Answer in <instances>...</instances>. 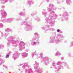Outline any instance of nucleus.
Here are the masks:
<instances>
[{"mask_svg":"<svg viewBox=\"0 0 73 73\" xmlns=\"http://www.w3.org/2000/svg\"><path fill=\"white\" fill-rule=\"evenodd\" d=\"M36 42H34L33 43L31 44V45L34 46V45H35V44H36Z\"/></svg>","mask_w":73,"mask_h":73,"instance_id":"32","label":"nucleus"},{"mask_svg":"<svg viewBox=\"0 0 73 73\" xmlns=\"http://www.w3.org/2000/svg\"><path fill=\"white\" fill-rule=\"evenodd\" d=\"M5 60H3L1 59H0V65L1 64H3V62H4Z\"/></svg>","mask_w":73,"mask_h":73,"instance_id":"23","label":"nucleus"},{"mask_svg":"<svg viewBox=\"0 0 73 73\" xmlns=\"http://www.w3.org/2000/svg\"><path fill=\"white\" fill-rule=\"evenodd\" d=\"M5 7L4 6H2L1 7V8H5Z\"/></svg>","mask_w":73,"mask_h":73,"instance_id":"40","label":"nucleus"},{"mask_svg":"<svg viewBox=\"0 0 73 73\" xmlns=\"http://www.w3.org/2000/svg\"><path fill=\"white\" fill-rule=\"evenodd\" d=\"M3 26L4 25L3 24L0 23V28H2Z\"/></svg>","mask_w":73,"mask_h":73,"instance_id":"27","label":"nucleus"},{"mask_svg":"<svg viewBox=\"0 0 73 73\" xmlns=\"http://www.w3.org/2000/svg\"><path fill=\"white\" fill-rule=\"evenodd\" d=\"M46 1L47 3H48V2H49V0H46Z\"/></svg>","mask_w":73,"mask_h":73,"instance_id":"45","label":"nucleus"},{"mask_svg":"<svg viewBox=\"0 0 73 73\" xmlns=\"http://www.w3.org/2000/svg\"><path fill=\"white\" fill-rule=\"evenodd\" d=\"M21 56L22 58H25V57H27L28 56L27 55H22Z\"/></svg>","mask_w":73,"mask_h":73,"instance_id":"29","label":"nucleus"},{"mask_svg":"<svg viewBox=\"0 0 73 73\" xmlns=\"http://www.w3.org/2000/svg\"><path fill=\"white\" fill-rule=\"evenodd\" d=\"M35 69V72L37 73H41L42 72V70L39 67L34 66Z\"/></svg>","mask_w":73,"mask_h":73,"instance_id":"8","label":"nucleus"},{"mask_svg":"<svg viewBox=\"0 0 73 73\" xmlns=\"http://www.w3.org/2000/svg\"><path fill=\"white\" fill-rule=\"evenodd\" d=\"M12 31H13V30L9 28H7L5 30V32H12Z\"/></svg>","mask_w":73,"mask_h":73,"instance_id":"18","label":"nucleus"},{"mask_svg":"<svg viewBox=\"0 0 73 73\" xmlns=\"http://www.w3.org/2000/svg\"><path fill=\"white\" fill-rule=\"evenodd\" d=\"M47 13L45 11V10H44L42 12V15H44L46 17V16Z\"/></svg>","mask_w":73,"mask_h":73,"instance_id":"16","label":"nucleus"},{"mask_svg":"<svg viewBox=\"0 0 73 73\" xmlns=\"http://www.w3.org/2000/svg\"><path fill=\"white\" fill-rule=\"evenodd\" d=\"M12 52H10L9 53H7L6 55H11V54H12Z\"/></svg>","mask_w":73,"mask_h":73,"instance_id":"30","label":"nucleus"},{"mask_svg":"<svg viewBox=\"0 0 73 73\" xmlns=\"http://www.w3.org/2000/svg\"><path fill=\"white\" fill-rule=\"evenodd\" d=\"M60 30L59 29H58L57 30V32H59Z\"/></svg>","mask_w":73,"mask_h":73,"instance_id":"42","label":"nucleus"},{"mask_svg":"<svg viewBox=\"0 0 73 73\" xmlns=\"http://www.w3.org/2000/svg\"><path fill=\"white\" fill-rule=\"evenodd\" d=\"M1 36H5V37H7V36H8V35L7 34H3V33L2 32H1Z\"/></svg>","mask_w":73,"mask_h":73,"instance_id":"21","label":"nucleus"},{"mask_svg":"<svg viewBox=\"0 0 73 73\" xmlns=\"http://www.w3.org/2000/svg\"><path fill=\"white\" fill-rule=\"evenodd\" d=\"M22 68H23L24 69H26V66L25 65H24L23 66Z\"/></svg>","mask_w":73,"mask_h":73,"instance_id":"34","label":"nucleus"},{"mask_svg":"<svg viewBox=\"0 0 73 73\" xmlns=\"http://www.w3.org/2000/svg\"><path fill=\"white\" fill-rule=\"evenodd\" d=\"M36 15V14H35V13H31V15L32 16H34V15Z\"/></svg>","mask_w":73,"mask_h":73,"instance_id":"37","label":"nucleus"},{"mask_svg":"<svg viewBox=\"0 0 73 73\" xmlns=\"http://www.w3.org/2000/svg\"><path fill=\"white\" fill-rule=\"evenodd\" d=\"M27 4H29L30 6L31 5V4H33L32 1V0H28Z\"/></svg>","mask_w":73,"mask_h":73,"instance_id":"15","label":"nucleus"},{"mask_svg":"<svg viewBox=\"0 0 73 73\" xmlns=\"http://www.w3.org/2000/svg\"><path fill=\"white\" fill-rule=\"evenodd\" d=\"M57 4H60V2H58V1L57 2Z\"/></svg>","mask_w":73,"mask_h":73,"instance_id":"47","label":"nucleus"},{"mask_svg":"<svg viewBox=\"0 0 73 73\" xmlns=\"http://www.w3.org/2000/svg\"><path fill=\"white\" fill-rule=\"evenodd\" d=\"M20 54H21L19 53L18 52H17L14 55H20Z\"/></svg>","mask_w":73,"mask_h":73,"instance_id":"31","label":"nucleus"},{"mask_svg":"<svg viewBox=\"0 0 73 73\" xmlns=\"http://www.w3.org/2000/svg\"><path fill=\"white\" fill-rule=\"evenodd\" d=\"M35 64L36 65H38L39 64H38V63L37 62H36V61H35Z\"/></svg>","mask_w":73,"mask_h":73,"instance_id":"38","label":"nucleus"},{"mask_svg":"<svg viewBox=\"0 0 73 73\" xmlns=\"http://www.w3.org/2000/svg\"><path fill=\"white\" fill-rule=\"evenodd\" d=\"M59 16H61V15L60 14V15H59Z\"/></svg>","mask_w":73,"mask_h":73,"instance_id":"54","label":"nucleus"},{"mask_svg":"<svg viewBox=\"0 0 73 73\" xmlns=\"http://www.w3.org/2000/svg\"><path fill=\"white\" fill-rule=\"evenodd\" d=\"M50 41L49 43H56V44H58L60 43L61 40L58 39H56L54 40V37H50Z\"/></svg>","mask_w":73,"mask_h":73,"instance_id":"5","label":"nucleus"},{"mask_svg":"<svg viewBox=\"0 0 73 73\" xmlns=\"http://www.w3.org/2000/svg\"><path fill=\"white\" fill-rule=\"evenodd\" d=\"M70 57H72V56H73V55H69V56Z\"/></svg>","mask_w":73,"mask_h":73,"instance_id":"50","label":"nucleus"},{"mask_svg":"<svg viewBox=\"0 0 73 73\" xmlns=\"http://www.w3.org/2000/svg\"><path fill=\"white\" fill-rule=\"evenodd\" d=\"M61 53L60 52L58 51L57 52L56 54V55H61Z\"/></svg>","mask_w":73,"mask_h":73,"instance_id":"28","label":"nucleus"},{"mask_svg":"<svg viewBox=\"0 0 73 73\" xmlns=\"http://www.w3.org/2000/svg\"><path fill=\"white\" fill-rule=\"evenodd\" d=\"M3 73V72H1V73Z\"/></svg>","mask_w":73,"mask_h":73,"instance_id":"56","label":"nucleus"},{"mask_svg":"<svg viewBox=\"0 0 73 73\" xmlns=\"http://www.w3.org/2000/svg\"><path fill=\"white\" fill-rule=\"evenodd\" d=\"M64 1V0H62V2Z\"/></svg>","mask_w":73,"mask_h":73,"instance_id":"57","label":"nucleus"},{"mask_svg":"<svg viewBox=\"0 0 73 73\" xmlns=\"http://www.w3.org/2000/svg\"><path fill=\"white\" fill-rule=\"evenodd\" d=\"M66 1L68 4H70V0H66Z\"/></svg>","mask_w":73,"mask_h":73,"instance_id":"25","label":"nucleus"},{"mask_svg":"<svg viewBox=\"0 0 73 73\" xmlns=\"http://www.w3.org/2000/svg\"><path fill=\"white\" fill-rule=\"evenodd\" d=\"M34 36H37L34 37L32 41H33V40H36V41L38 42V44H39V42H38V39L40 38L39 34L37 33H35L34 34Z\"/></svg>","mask_w":73,"mask_h":73,"instance_id":"6","label":"nucleus"},{"mask_svg":"<svg viewBox=\"0 0 73 73\" xmlns=\"http://www.w3.org/2000/svg\"><path fill=\"white\" fill-rule=\"evenodd\" d=\"M13 20H15V19L13 18H9L8 19H3V20H1V21L5 23V22H8V23H12V22Z\"/></svg>","mask_w":73,"mask_h":73,"instance_id":"9","label":"nucleus"},{"mask_svg":"<svg viewBox=\"0 0 73 73\" xmlns=\"http://www.w3.org/2000/svg\"><path fill=\"white\" fill-rule=\"evenodd\" d=\"M20 65H21V66L23 65V64H21Z\"/></svg>","mask_w":73,"mask_h":73,"instance_id":"53","label":"nucleus"},{"mask_svg":"<svg viewBox=\"0 0 73 73\" xmlns=\"http://www.w3.org/2000/svg\"><path fill=\"white\" fill-rule=\"evenodd\" d=\"M68 16V13L67 12L65 11L64 12L62 15V18H64L65 20L67 21L69 20Z\"/></svg>","mask_w":73,"mask_h":73,"instance_id":"7","label":"nucleus"},{"mask_svg":"<svg viewBox=\"0 0 73 73\" xmlns=\"http://www.w3.org/2000/svg\"><path fill=\"white\" fill-rule=\"evenodd\" d=\"M46 58L47 60L44 61V64H49V62L51 61V60L49 58L47 57Z\"/></svg>","mask_w":73,"mask_h":73,"instance_id":"13","label":"nucleus"},{"mask_svg":"<svg viewBox=\"0 0 73 73\" xmlns=\"http://www.w3.org/2000/svg\"><path fill=\"white\" fill-rule=\"evenodd\" d=\"M19 57V55H14L13 56V58H14V60H15L16 59V58H18Z\"/></svg>","mask_w":73,"mask_h":73,"instance_id":"19","label":"nucleus"},{"mask_svg":"<svg viewBox=\"0 0 73 73\" xmlns=\"http://www.w3.org/2000/svg\"><path fill=\"white\" fill-rule=\"evenodd\" d=\"M63 63H64V66H66V67H68L69 66V65H68L67 64L66 62H63Z\"/></svg>","mask_w":73,"mask_h":73,"instance_id":"22","label":"nucleus"},{"mask_svg":"<svg viewBox=\"0 0 73 73\" xmlns=\"http://www.w3.org/2000/svg\"><path fill=\"white\" fill-rule=\"evenodd\" d=\"M49 8L47 7V10L48 12H50V15L48 18H46L45 19V20L46 21V23H47V25L44 26L42 27V29L45 31V32L49 31V27H50V25H54L55 23V21H53L57 19L58 15H57L54 14V12L53 11L54 10V6L52 4H49Z\"/></svg>","mask_w":73,"mask_h":73,"instance_id":"1","label":"nucleus"},{"mask_svg":"<svg viewBox=\"0 0 73 73\" xmlns=\"http://www.w3.org/2000/svg\"><path fill=\"white\" fill-rule=\"evenodd\" d=\"M21 49H24V48H21L20 49V50H21Z\"/></svg>","mask_w":73,"mask_h":73,"instance_id":"46","label":"nucleus"},{"mask_svg":"<svg viewBox=\"0 0 73 73\" xmlns=\"http://www.w3.org/2000/svg\"><path fill=\"white\" fill-rule=\"evenodd\" d=\"M54 30V29H53L52 28H50V31H53Z\"/></svg>","mask_w":73,"mask_h":73,"instance_id":"41","label":"nucleus"},{"mask_svg":"<svg viewBox=\"0 0 73 73\" xmlns=\"http://www.w3.org/2000/svg\"><path fill=\"white\" fill-rule=\"evenodd\" d=\"M2 1L1 3L2 4H5L6 2H8V0H0Z\"/></svg>","mask_w":73,"mask_h":73,"instance_id":"20","label":"nucleus"},{"mask_svg":"<svg viewBox=\"0 0 73 73\" xmlns=\"http://www.w3.org/2000/svg\"><path fill=\"white\" fill-rule=\"evenodd\" d=\"M1 57V55H0V57Z\"/></svg>","mask_w":73,"mask_h":73,"instance_id":"58","label":"nucleus"},{"mask_svg":"<svg viewBox=\"0 0 73 73\" xmlns=\"http://www.w3.org/2000/svg\"><path fill=\"white\" fill-rule=\"evenodd\" d=\"M56 65L58 66H56L54 67L55 70V72L56 73H58V70H59L61 69H63L64 67L62 66V63L61 62H58L56 63Z\"/></svg>","mask_w":73,"mask_h":73,"instance_id":"4","label":"nucleus"},{"mask_svg":"<svg viewBox=\"0 0 73 73\" xmlns=\"http://www.w3.org/2000/svg\"><path fill=\"white\" fill-rule=\"evenodd\" d=\"M64 36H63V35L62 34H58L57 35V36L56 38H64Z\"/></svg>","mask_w":73,"mask_h":73,"instance_id":"11","label":"nucleus"},{"mask_svg":"<svg viewBox=\"0 0 73 73\" xmlns=\"http://www.w3.org/2000/svg\"><path fill=\"white\" fill-rule=\"evenodd\" d=\"M0 12L2 15L1 19H3V18H5V17H7V13L4 9L1 10L0 11Z\"/></svg>","mask_w":73,"mask_h":73,"instance_id":"10","label":"nucleus"},{"mask_svg":"<svg viewBox=\"0 0 73 73\" xmlns=\"http://www.w3.org/2000/svg\"><path fill=\"white\" fill-rule=\"evenodd\" d=\"M9 2L10 3H11L12 2H13V0H9Z\"/></svg>","mask_w":73,"mask_h":73,"instance_id":"36","label":"nucleus"},{"mask_svg":"<svg viewBox=\"0 0 73 73\" xmlns=\"http://www.w3.org/2000/svg\"><path fill=\"white\" fill-rule=\"evenodd\" d=\"M60 33H62V31H61L60 30L59 32Z\"/></svg>","mask_w":73,"mask_h":73,"instance_id":"51","label":"nucleus"},{"mask_svg":"<svg viewBox=\"0 0 73 73\" xmlns=\"http://www.w3.org/2000/svg\"><path fill=\"white\" fill-rule=\"evenodd\" d=\"M52 65L53 66H54V67H55V66H56V64L54 62L53 63H52Z\"/></svg>","mask_w":73,"mask_h":73,"instance_id":"33","label":"nucleus"},{"mask_svg":"<svg viewBox=\"0 0 73 73\" xmlns=\"http://www.w3.org/2000/svg\"><path fill=\"white\" fill-rule=\"evenodd\" d=\"M4 67H5V68H6V66L5 65H3Z\"/></svg>","mask_w":73,"mask_h":73,"instance_id":"49","label":"nucleus"},{"mask_svg":"<svg viewBox=\"0 0 73 73\" xmlns=\"http://www.w3.org/2000/svg\"><path fill=\"white\" fill-rule=\"evenodd\" d=\"M31 24V22L29 21L28 20H26L24 22H22L21 23V25H23L25 24V25L27 26L25 29L27 31H29L32 30V25H30L29 24Z\"/></svg>","mask_w":73,"mask_h":73,"instance_id":"3","label":"nucleus"},{"mask_svg":"<svg viewBox=\"0 0 73 73\" xmlns=\"http://www.w3.org/2000/svg\"><path fill=\"white\" fill-rule=\"evenodd\" d=\"M9 55H7L6 56V58H8L9 57Z\"/></svg>","mask_w":73,"mask_h":73,"instance_id":"39","label":"nucleus"},{"mask_svg":"<svg viewBox=\"0 0 73 73\" xmlns=\"http://www.w3.org/2000/svg\"><path fill=\"white\" fill-rule=\"evenodd\" d=\"M21 54H23V55H27L28 54V53L25 52H24Z\"/></svg>","mask_w":73,"mask_h":73,"instance_id":"26","label":"nucleus"},{"mask_svg":"<svg viewBox=\"0 0 73 73\" xmlns=\"http://www.w3.org/2000/svg\"><path fill=\"white\" fill-rule=\"evenodd\" d=\"M25 48V47H24V49Z\"/></svg>","mask_w":73,"mask_h":73,"instance_id":"59","label":"nucleus"},{"mask_svg":"<svg viewBox=\"0 0 73 73\" xmlns=\"http://www.w3.org/2000/svg\"><path fill=\"white\" fill-rule=\"evenodd\" d=\"M32 55H36V52H34V53H33Z\"/></svg>","mask_w":73,"mask_h":73,"instance_id":"35","label":"nucleus"},{"mask_svg":"<svg viewBox=\"0 0 73 73\" xmlns=\"http://www.w3.org/2000/svg\"><path fill=\"white\" fill-rule=\"evenodd\" d=\"M7 41V45L8 47L10 46V44H12V45L14 47H16L17 46V44L20 41V39L15 36H10L8 38Z\"/></svg>","mask_w":73,"mask_h":73,"instance_id":"2","label":"nucleus"},{"mask_svg":"<svg viewBox=\"0 0 73 73\" xmlns=\"http://www.w3.org/2000/svg\"><path fill=\"white\" fill-rule=\"evenodd\" d=\"M68 41L67 40H65L64 41V42H65V43H66Z\"/></svg>","mask_w":73,"mask_h":73,"instance_id":"44","label":"nucleus"},{"mask_svg":"<svg viewBox=\"0 0 73 73\" xmlns=\"http://www.w3.org/2000/svg\"><path fill=\"white\" fill-rule=\"evenodd\" d=\"M33 55H32V58H33Z\"/></svg>","mask_w":73,"mask_h":73,"instance_id":"52","label":"nucleus"},{"mask_svg":"<svg viewBox=\"0 0 73 73\" xmlns=\"http://www.w3.org/2000/svg\"><path fill=\"white\" fill-rule=\"evenodd\" d=\"M4 46L2 44H0V49H3L4 48Z\"/></svg>","mask_w":73,"mask_h":73,"instance_id":"24","label":"nucleus"},{"mask_svg":"<svg viewBox=\"0 0 73 73\" xmlns=\"http://www.w3.org/2000/svg\"><path fill=\"white\" fill-rule=\"evenodd\" d=\"M23 10L24 11H25V9H24Z\"/></svg>","mask_w":73,"mask_h":73,"instance_id":"55","label":"nucleus"},{"mask_svg":"<svg viewBox=\"0 0 73 73\" xmlns=\"http://www.w3.org/2000/svg\"><path fill=\"white\" fill-rule=\"evenodd\" d=\"M24 45V42L22 41H20L19 44V47H21V46H23Z\"/></svg>","mask_w":73,"mask_h":73,"instance_id":"14","label":"nucleus"},{"mask_svg":"<svg viewBox=\"0 0 73 73\" xmlns=\"http://www.w3.org/2000/svg\"><path fill=\"white\" fill-rule=\"evenodd\" d=\"M18 15L20 16H25L26 14H25V12H21Z\"/></svg>","mask_w":73,"mask_h":73,"instance_id":"12","label":"nucleus"},{"mask_svg":"<svg viewBox=\"0 0 73 73\" xmlns=\"http://www.w3.org/2000/svg\"><path fill=\"white\" fill-rule=\"evenodd\" d=\"M40 55H43V53H41L40 54Z\"/></svg>","mask_w":73,"mask_h":73,"instance_id":"48","label":"nucleus"},{"mask_svg":"<svg viewBox=\"0 0 73 73\" xmlns=\"http://www.w3.org/2000/svg\"><path fill=\"white\" fill-rule=\"evenodd\" d=\"M61 59L62 60H64V58L63 57H61Z\"/></svg>","mask_w":73,"mask_h":73,"instance_id":"43","label":"nucleus"},{"mask_svg":"<svg viewBox=\"0 0 73 73\" xmlns=\"http://www.w3.org/2000/svg\"><path fill=\"white\" fill-rule=\"evenodd\" d=\"M34 19L35 20H36L37 21H40V19L36 17H35Z\"/></svg>","mask_w":73,"mask_h":73,"instance_id":"17","label":"nucleus"}]
</instances>
